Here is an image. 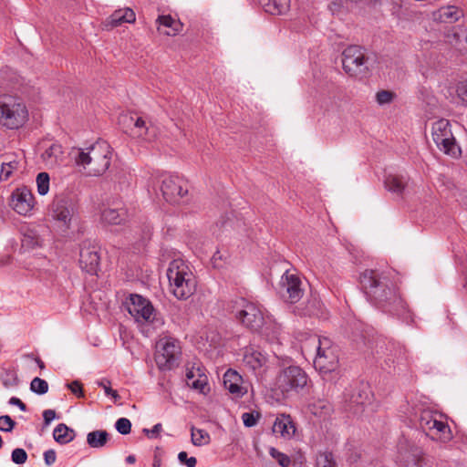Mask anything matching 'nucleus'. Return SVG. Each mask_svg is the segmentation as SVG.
I'll return each instance as SVG.
<instances>
[{"mask_svg": "<svg viewBox=\"0 0 467 467\" xmlns=\"http://www.w3.org/2000/svg\"><path fill=\"white\" fill-rule=\"evenodd\" d=\"M360 285L368 300L383 312L397 316L406 312L407 304L389 273L366 270L360 276Z\"/></svg>", "mask_w": 467, "mask_h": 467, "instance_id": "f257e3e1", "label": "nucleus"}, {"mask_svg": "<svg viewBox=\"0 0 467 467\" xmlns=\"http://www.w3.org/2000/svg\"><path fill=\"white\" fill-rule=\"evenodd\" d=\"M112 154L111 146L102 140L86 148H77L72 150L76 164L82 166L91 176H100L108 171Z\"/></svg>", "mask_w": 467, "mask_h": 467, "instance_id": "f03ea898", "label": "nucleus"}, {"mask_svg": "<svg viewBox=\"0 0 467 467\" xmlns=\"http://www.w3.org/2000/svg\"><path fill=\"white\" fill-rule=\"evenodd\" d=\"M412 410L420 429L431 440L448 442L452 439V432L442 413L423 404L415 405Z\"/></svg>", "mask_w": 467, "mask_h": 467, "instance_id": "7ed1b4c3", "label": "nucleus"}, {"mask_svg": "<svg viewBox=\"0 0 467 467\" xmlns=\"http://www.w3.org/2000/svg\"><path fill=\"white\" fill-rule=\"evenodd\" d=\"M233 313H234L236 319L250 330H261V333L268 340L279 339V327L274 326L273 335L270 333L268 327L263 328L264 325L266 324L265 317L262 309L256 304L248 302L244 298H239L234 302Z\"/></svg>", "mask_w": 467, "mask_h": 467, "instance_id": "20e7f679", "label": "nucleus"}, {"mask_svg": "<svg viewBox=\"0 0 467 467\" xmlns=\"http://www.w3.org/2000/svg\"><path fill=\"white\" fill-rule=\"evenodd\" d=\"M167 277L170 291L177 299L185 300L194 294L196 279L184 260L173 259L169 264Z\"/></svg>", "mask_w": 467, "mask_h": 467, "instance_id": "39448f33", "label": "nucleus"}, {"mask_svg": "<svg viewBox=\"0 0 467 467\" xmlns=\"http://www.w3.org/2000/svg\"><path fill=\"white\" fill-rule=\"evenodd\" d=\"M308 382V376L299 366L291 365L281 368L276 375L275 387L283 396L299 393Z\"/></svg>", "mask_w": 467, "mask_h": 467, "instance_id": "423d86ee", "label": "nucleus"}, {"mask_svg": "<svg viewBox=\"0 0 467 467\" xmlns=\"http://www.w3.org/2000/svg\"><path fill=\"white\" fill-rule=\"evenodd\" d=\"M28 112L20 99L11 97H0V124L7 129H18L27 119Z\"/></svg>", "mask_w": 467, "mask_h": 467, "instance_id": "0eeeda50", "label": "nucleus"}, {"mask_svg": "<svg viewBox=\"0 0 467 467\" xmlns=\"http://www.w3.org/2000/svg\"><path fill=\"white\" fill-rule=\"evenodd\" d=\"M431 137L438 147L445 154L459 158L462 155V150L457 143L448 119H441L432 123Z\"/></svg>", "mask_w": 467, "mask_h": 467, "instance_id": "6e6552de", "label": "nucleus"}, {"mask_svg": "<svg viewBox=\"0 0 467 467\" xmlns=\"http://www.w3.org/2000/svg\"><path fill=\"white\" fill-rule=\"evenodd\" d=\"M128 312L136 322L141 324H152L154 328L162 325L161 319L156 318L151 303L140 295H130L126 302Z\"/></svg>", "mask_w": 467, "mask_h": 467, "instance_id": "1a4fd4ad", "label": "nucleus"}, {"mask_svg": "<svg viewBox=\"0 0 467 467\" xmlns=\"http://www.w3.org/2000/svg\"><path fill=\"white\" fill-rule=\"evenodd\" d=\"M313 362L315 368L324 374L334 371L337 368L338 349L330 338L322 337L321 346H319Z\"/></svg>", "mask_w": 467, "mask_h": 467, "instance_id": "9d476101", "label": "nucleus"}, {"mask_svg": "<svg viewBox=\"0 0 467 467\" xmlns=\"http://www.w3.org/2000/svg\"><path fill=\"white\" fill-rule=\"evenodd\" d=\"M157 182L166 202L179 203L188 192L186 182L176 175L162 173L158 177Z\"/></svg>", "mask_w": 467, "mask_h": 467, "instance_id": "9b49d317", "label": "nucleus"}, {"mask_svg": "<svg viewBox=\"0 0 467 467\" xmlns=\"http://www.w3.org/2000/svg\"><path fill=\"white\" fill-rule=\"evenodd\" d=\"M181 353L180 343L172 337H163L158 343L155 361L161 370H170L177 365Z\"/></svg>", "mask_w": 467, "mask_h": 467, "instance_id": "f8f14e48", "label": "nucleus"}, {"mask_svg": "<svg viewBox=\"0 0 467 467\" xmlns=\"http://www.w3.org/2000/svg\"><path fill=\"white\" fill-rule=\"evenodd\" d=\"M342 56L343 68L350 76H358L367 69L365 53L361 47H348Z\"/></svg>", "mask_w": 467, "mask_h": 467, "instance_id": "ddd939ff", "label": "nucleus"}, {"mask_svg": "<svg viewBox=\"0 0 467 467\" xmlns=\"http://www.w3.org/2000/svg\"><path fill=\"white\" fill-rule=\"evenodd\" d=\"M300 278L293 273L285 272L279 282V293L282 297L291 303L298 302L303 296Z\"/></svg>", "mask_w": 467, "mask_h": 467, "instance_id": "4468645a", "label": "nucleus"}, {"mask_svg": "<svg viewBox=\"0 0 467 467\" xmlns=\"http://www.w3.org/2000/svg\"><path fill=\"white\" fill-rule=\"evenodd\" d=\"M99 246L90 241H84L80 246L79 265L82 270L96 275L99 268Z\"/></svg>", "mask_w": 467, "mask_h": 467, "instance_id": "2eb2a0df", "label": "nucleus"}, {"mask_svg": "<svg viewBox=\"0 0 467 467\" xmlns=\"http://www.w3.org/2000/svg\"><path fill=\"white\" fill-rule=\"evenodd\" d=\"M10 206L18 213L27 216L34 208V196L26 187L16 189L13 192Z\"/></svg>", "mask_w": 467, "mask_h": 467, "instance_id": "dca6fc26", "label": "nucleus"}, {"mask_svg": "<svg viewBox=\"0 0 467 467\" xmlns=\"http://www.w3.org/2000/svg\"><path fill=\"white\" fill-rule=\"evenodd\" d=\"M130 121L133 122L131 134L133 137L138 138L146 142L154 141L159 135V130L151 121L147 120L142 117L134 119L130 117Z\"/></svg>", "mask_w": 467, "mask_h": 467, "instance_id": "f3484780", "label": "nucleus"}, {"mask_svg": "<svg viewBox=\"0 0 467 467\" xmlns=\"http://www.w3.org/2000/svg\"><path fill=\"white\" fill-rule=\"evenodd\" d=\"M73 214V209L67 200L56 197L50 205V215L63 226L68 227Z\"/></svg>", "mask_w": 467, "mask_h": 467, "instance_id": "a211bd4d", "label": "nucleus"}, {"mask_svg": "<svg viewBox=\"0 0 467 467\" xmlns=\"http://www.w3.org/2000/svg\"><path fill=\"white\" fill-rule=\"evenodd\" d=\"M186 382L189 387L205 393L208 385V379L202 366L192 365L186 368Z\"/></svg>", "mask_w": 467, "mask_h": 467, "instance_id": "6ab92c4d", "label": "nucleus"}, {"mask_svg": "<svg viewBox=\"0 0 467 467\" xmlns=\"http://www.w3.org/2000/svg\"><path fill=\"white\" fill-rule=\"evenodd\" d=\"M272 431L285 440H291L295 436L296 427L290 415L280 414L275 418Z\"/></svg>", "mask_w": 467, "mask_h": 467, "instance_id": "aec40b11", "label": "nucleus"}, {"mask_svg": "<svg viewBox=\"0 0 467 467\" xmlns=\"http://www.w3.org/2000/svg\"><path fill=\"white\" fill-rule=\"evenodd\" d=\"M242 376L233 369H228L223 375V385L235 397H243L246 389L242 386Z\"/></svg>", "mask_w": 467, "mask_h": 467, "instance_id": "412c9836", "label": "nucleus"}, {"mask_svg": "<svg viewBox=\"0 0 467 467\" xmlns=\"http://www.w3.org/2000/svg\"><path fill=\"white\" fill-rule=\"evenodd\" d=\"M266 357L260 351L246 348L243 357V364L248 369L256 371L261 369L266 364Z\"/></svg>", "mask_w": 467, "mask_h": 467, "instance_id": "4be33fe9", "label": "nucleus"}, {"mask_svg": "<svg viewBox=\"0 0 467 467\" xmlns=\"http://www.w3.org/2000/svg\"><path fill=\"white\" fill-rule=\"evenodd\" d=\"M136 20L135 13L130 8L116 10L105 22L107 28H113L121 26L124 23H134Z\"/></svg>", "mask_w": 467, "mask_h": 467, "instance_id": "5701e85b", "label": "nucleus"}, {"mask_svg": "<svg viewBox=\"0 0 467 467\" xmlns=\"http://www.w3.org/2000/svg\"><path fill=\"white\" fill-rule=\"evenodd\" d=\"M463 16L462 9L454 6L448 5L439 8L433 13V19L441 23H455Z\"/></svg>", "mask_w": 467, "mask_h": 467, "instance_id": "b1692460", "label": "nucleus"}, {"mask_svg": "<svg viewBox=\"0 0 467 467\" xmlns=\"http://www.w3.org/2000/svg\"><path fill=\"white\" fill-rule=\"evenodd\" d=\"M303 337L304 338L300 339L301 352L306 358L307 357L314 358L319 346H321L322 337L316 335H304Z\"/></svg>", "mask_w": 467, "mask_h": 467, "instance_id": "393cba45", "label": "nucleus"}, {"mask_svg": "<svg viewBox=\"0 0 467 467\" xmlns=\"http://www.w3.org/2000/svg\"><path fill=\"white\" fill-rule=\"evenodd\" d=\"M127 213L123 208H105L101 213V221L109 225H119L126 221Z\"/></svg>", "mask_w": 467, "mask_h": 467, "instance_id": "a878e982", "label": "nucleus"}, {"mask_svg": "<svg viewBox=\"0 0 467 467\" xmlns=\"http://www.w3.org/2000/svg\"><path fill=\"white\" fill-rule=\"evenodd\" d=\"M157 21L160 24L158 30L167 36H175L182 27V23L171 16H161Z\"/></svg>", "mask_w": 467, "mask_h": 467, "instance_id": "bb28decb", "label": "nucleus"}, {"mask_svg": "<svg viewBox=\"0 0 467 467\" xmlns=\"http://www.w3.org/2000/svg\"><path fill=\"white\" fill-rule=\"evenodd\" d=\"M266 13L275 16L285 14L290 8V0H259Z\"/></svg>", "mask_w": 467, "mask_h": 467, "instance_id": "cd10ccee", "label": "nucleus"}, {"mask_svg": "<svg viewBox=\"0 0 467 467\" xmlns=\"http://www.w3.org/2000/svg\"><path fill=\"white\" fill-rule=\"evenodd\" d=\"M407 179L403 176L389 174L384 181L385 188L398 196H401L406 186Z\"/></svg>", "mask_w": 467, "mask_h": 467, "instance_id": "c85d7f7f", "label": "nucleus"}, {"mask_svg": "<svg viewBox=\"0 0 467 467\" xmlns=\"http://www.w3.org/2000/svg\"><path fill=\"white\" fill-rule=\"evenodd\" d=\"M62 147L58 144L50 145L41 155L43 161L47 166H55L62 157Z\"/></svg>", "mask_w": 467, "mask_h": 467, "instance_id": "c756f323", "label": "nucleus"}, {"mask_svg": "<svg viewBox=\"0 0 467 467\" xmlns=\"http://www.w3.org/2000/svg\"><path fill=\"white\" fill-rule=\"evenodd\" d=\"M76 433L64 423H59L53 431L55 441L60 444H67L74 440Z\"/></svg>", "mask_w": 467, "mask_h": 467, "instance_id": "7c9ffc66", "label": "nucleus"}, {"mask_svg": "<svg viewBox=\"0 0 467 467\" xmlns=\"http://www.w3.org/2000/svg\"><path fill=\"white\" fill-rule=\"evenodd\" d=\"M109 440V433L106 431H93L87 435V443L91 448H102Z\"/></svg>", "mask_w": 467, "mask_h": 467, "instance_id": "2f4dec72", "label": "nucleus"}, {"mask_svg": "<svg viewBox=\"0 0 467 467\" xmlns=\"http://www.w3.org/2000/svg\"><path fill=\"white\" fill-rule=\"evenodd\" d=\"M191 440L194 446H203L210 442L209 433L202 429L192 427L191 430Z\"/></svg>", "mask_w": 467, "mask_h": 467, "instance_id": "473e14b6", "label": "nucleus"}, {"mask_svg": "<svg viewBox=\"0 0 467 467\" xmlns=\"http://www.w3.org/2000/svg\"><path fill=\"white\" fill-rule=\"evenodd\" d=\"M49 182L50 178L48 173L47 172H40L36 176V187H37V192L40 195H46L49 191Z\"/></svg>", "mask_w": 467, "mask_h": 467, "instance_id": "72a5a7b5", "label": "nucleus"}, {"mask_svg": "<svg viewBox=\"0 0 467 467\" xmlns=\"http://www.w3.org/2000/svg\"><path fill=\"white\" fill-rule=\"evenodd\" d=\"M1 380L5 387H15L18 384V378L15 370L6 369L1 374Z\"/></svg>", "mask_w": 467, "mask_h": 467, "instance_id": "f704fd0d", "label": "nucleus"}, {"mask_svg": "<svg viewBox=\"0 0 467 467\" xmlns=\"http://www.w3.org/2000/svg\"><path fill=\"white\" fill-rule=\"evenodd\" d=\"M30 389L36 394L43 395L47 392L48 384L45 379L36 377L31 381Z\"/></svg>", "mask_w": 467, "mask_h": 467, "instance_id": "c9c22d12", "label": "nucleus"}, {"mask_svg": "<svg viewBox=\"0 0 467 467\" xmlns=\"http://www.w3.org/2000/svg\"><path fill=\"white\" fill-rule=\"evenodd\" d=\"M269 454L277 461L280 466L282 467H290L291 465V460L290 458L285 455V453L279 451L274 447H271L269 449Z\"/></svg>", "mask_w": 467, "mask_h": 467, "instance_id": "e433bc0d", "label": "nucleus"}, {"mask_svg": "<svg viewBox=\"0 0 467 467\" xmlns=\"http://www.w3.org/2000/svg\"><path fill=\"white\" fill-rule=\"evenodd\" d=\"M18 162L16 161H9L2 164L0 177L4 180H7L12 174L13 171L16 170Z\"/></svg>", "mask_w": 467, "mask_h": 467, "instance_id": "4c0bfd02", "label": "nucleus"}, {"mask_svg": "<svg viewBox=\"0 0 467 467\" xmlns=\"http://www.w3.org/2000/svg\"><path fill=\"white\" fill-rule=\"evenodd\" d=\"M395 98V94L389 90H380L376 94V100L379 105H386L392 102Z\"/></svg>", "mask_w": 467, "mask_h": 467, "instance_id": "58836bf2", "label": "nucleus"}, {"mask_svg": "<svg viewBox=\"0 0 467 467\" xmlns=\"http://www.w3.org/2000/svg\"><path fill=\"white\" fill-rule=\"evenodd\" d=\"M22 245L27 248H35L41 245V239L34 234H25Z\"/></svg>", "mask_w": 467, "mask_h": 467, "instance_id": "ea45409f", "label": "nucleus"}, {"mask_svg": "<svg viewBox=\"0 0 467 467\" xmlns=\"http://www.w3.org/2000/svg\"><path fill=\"white\" fill-rule=\"evenodd\" d=\"M116 430L122 435H127L131 431V422L127 418H119L115 423Z\"/></svg>", "mask_w": 467, "mask_h": 467, "instance_id": "a19ab883", "label": "nucleus"}, {"mask_svg": "<svg viewBox=\"0 0 467 467\" xmlns=\"http://www.w3.org/2000/svg\"><path fill=\"white\" fill-rule=\"evenodd\" d=\"M11 459L16 464H23L27 460V453L24 449L16 448L12 451Z\"/></svg>", "mask_w": 467, "mask_h": 467, "instance_id": "79ce46f5", "label": "nucleus"}, {"mask_svg": "<svg viewBox=\"0 0 467 467\" xmlns=\"http://www.w3.org/2000/svg\"><path fill=\"white\" fill-rule=\"evenodd\" d=\"M16 422L7 415L0 416V431H11L15 427Z\"/></svg>", "mask_w": 467, "mask_h": 467, "instance_id": "37998d69", "label": "nucleus"}, {"mask_svg": "<svg viewBox=\"0 0 467 467\" xmlns=\"http://www.w3.org/2000/svg\"><path fill=\"white\" fill-rule=\"evenodd\" d=\"M178 460L181 463L185 464L187 467H195L197 460L195 457H188L186 451H181L178 454Z\"/></svg>", "mask_w": 467, "mask_h": 467, "instance_id": "c03bdc74", "label": "nucleus"}, {"mask_svg": "<svg viewBox=\"0 0 467 467\" xmlns=\"http://www.w3.org/2000/svg\"><path fill=\"white\" fill-rule=\"evenodd\" d=\"M162 431V425L161 423L155 424L152 429H143V432L150 439L159 437L160 432Z\"/></svg>", "mask_w": 467, "mask_h": 467, "instance_id": "a18cd8bd", "label": "nucleus"}, {"mask_svg": "<svg viewBox=\"0 0 467 467\" xmlns=\"http://www.w3.org/2000/svg\"><path fill=\"white\" fill-rule=\"evenodd\" d=\"M242 420L245 427H253L257 422V418L250 412L243 413Z\"/></svg>", "mask_w": 467, "mask_h": 467, "instance_id": "49530a36", "label": "nucleus"}, {"mask_svg": "<svg viewBox=\"0 0 467 467\" xmlns=\"http://www.w3.org/2000/svg\"><path fill=\"white\" fill-rule=\"evenodd\" d=\"M67 387L78 397H83L82 385L78 380L71 382Z\"/></svg>", "mask_w": 467, "mask_h": 467, "instance_id": "de8ad7c7", "label": "nucleus"}, {"mask_svg": "<svg viewBox=\"0 0 467 467\" xmlns=\"http://www.w3.org/2000/svg\"><path fill=\"white\" fill-rule=\"evenodd\" d=\"M56 459L57 455L54 450H47L44 452V460L47 465H52L56 462Z\"/></svg>", "mask_w": 467, "mask_h": 467, "instance_id": "09e8293b", "label": "nucleus"}, {"mask_svg": "<svg viewBox=\"0 0 467 467\" xmlns=\"http://www.w3.org/2000/svg\"><path fill=\"white\" fill-rule=\"evenodd\" d=\"M56 418V412L53 410H46L43 412L44 424L49 425L50 422Z\"/></svg>", "mask_w": 467, "mask_h": 467, "instance_id": "8fccbe9b", "label": "nucleus"}, {"mask_svg": "<svg viewBox=\"0 0 467 467\" xmlns=\"http://www.w3.org/2000/svg\"><path fill=\"white\" fill-rule=\"evenodd\" d=\"M267 319H269V317H266V319H265L266 324L264 325L263 328L265 327H268L270 333L273 335L274 326L275 325V323L272 324L271 321H268ZM276 326L279 327V328L281 329V327L278 324H276ZM281 334L282 333L280 331L279 335H278V337H279L278 340L275 339V340H269V341L272 342V343H275H275H281V339H282Z\"/></svg>", "mask_w": 467, "mask_h": 467, "instance_id": "3c124183", "label": "nucleus"}, {"mask_svg": "<svg viewBox=\"0 0 467 467\" xmlns=\"http://www.w3.org/2000/svg\"><path fill=\"white\" fill-rule=\"evenodd\" d=\"M99 385L103 388L106 395L112 396L114 398V400H117L118 398H119L118 392L116 390L112 389L108 384L99 382Z\"/></svg>", "mask_w": 467, "mask_h": 467, "instance_id": "603ef678", "label": "nucleus"}, {"mask_svg": "<svg viewBox=\"0 0 467 467\" xmlns=\"http://www.w3.org/2000/svg\"><path fill=\"white\" fill-rule=\"evenodd\" d=\"M223 259V256L222 254V253L220 251H216L213 257H212V263L214 267H221L222 266V264L220 263V261H222Z\"/></svg>", "mask_w": 467, "mask_h": 467, "instance_id": "864d4df0", "label": "nucleus"}, {"mask_svg": "<svg viewBox=\"0 0 467 467\" xmlns=\"http://www.w3.org/2000/svg\"><path fill=\"white\" fill-rule=\"evenodd\" d=\"M9 403L17 406L23 411L26 410V404L16 397H12L9 400Z\"/></svg>", "mask_w": 467, "mask_h": 467, "instance_id": "5fc2aeb1", "label": "nucleus"}, {"mask_svg": "<svg viewBox=\"0 0 467 467\" xmlns=\"http://www.w3.org/2000/svg\"><path fill=\"white\" fill-rule=\"evenodd\" d=\"M457 91L463 100H467V85L462 84L459 86Z\"/></svg>", "mask_w": 467, "mask_h": 467, "instance_id": "6e6d98bb", "label": "nucleus"}, {"mask_svg": "<svg viewBox=\"0 0 467 467\" xmlns=\"http://www.w3.org/2000/svg\"><path fill=\"white\" fill-rule=\"evenodd\" d=\"M322 467H337V466L333 461H331L327 457H326L325 464Z\"/></svg>", "mask_w": 467, "mask_h": 467, "instance_id": "4d7b16f0", "label": "nucleus"}, {"mask_svg": "<svg viewBox=\"0 0 467 467\" xmlns=\"http://www.w3.org/2000/svg\"><path fill=\"white\" fill-rule=\"evenodd\" d=\"M125 461H126V462H127V463H129V464H133V463H135V462H136V458H135V456H134V455H129V456H127V457H126V460H125Z\"/></svg>", "mask_w": 467, "mask_h": 467, "instance_id": "13d9d810", "label": "nucleus"}, {"mask_svg": "<svg viewBox=\"0 0 467 467\" xmlns=\"http://www.w3.org/2000/svg\"><path fill=\"white\" fill-rule=\"evenodd\" d=\"M36 363H37V365L39 366L40 368H45V364H44V362L40 358H36Z\"/></svg>", "mask_w": 467, "mask_h": 467, "instance_id": "bf43d9fd", "label": "nucleus"}, {"mask_svg": "<svg viewBox=\"0 0 467 467\" xmlns=\"http://www.w3.org/2000/svg\"><path fill=\"white\" fill-rule=\"evenodd\" d=\"M160 464H161L160 460H154L153 467H160Z\"/></svg>", "mask_w": 467, "mask_h": 467, "instance_id": "052dcab7", "label": "nucleus"}, {"mask_svg": "<svg viewBox=\"0 0 467 467\" xmlns=\"http://www.w3.org/2000/svg\"><path fill=\"white\" fill-rule=\"evenodd\" d=\"M355 402H356V403H358V404H363V403H364V401H363V400L359 401V400H355Z\"/></svg>", "mask_w": 467, "mask_h": 467, "instance_id": "680f3d73", "label": "nucleus"}, {"mask_svg": "<svg viewBox=\"0 0 467 467\" xmlns=\"http://www.w3.org/2000/svg\"><path fill=\"white\" fill-rule=\"evenodd\" d=\"M3 445V441H2V437L0 436V448L2 447Z\"/></svg>", "mask_w": 467, "mask_h": 467, "instance_id": "e2e57ef3", "label": "nucleus"}]
</instances>
